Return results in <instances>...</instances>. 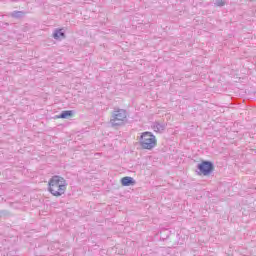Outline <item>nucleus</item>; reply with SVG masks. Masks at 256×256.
Instances as JSON below:
<instances>
[{
    "mask_svg": "<svg viewBox=\"0 0 256 256\" xmlns=\"http://www.w3.org/2000/svg\"><path fill=\"white\" fill-rule=\"evenodd\" d=\"M67 180L61 176H53L48 182V191L53 197H61L67 191Z\"/></svg>",
    "mask_w": 256,
    "mask_h": 256,
    "instance_id": "1",
    "label": "nucleus"
},
{
    "mask_svg": "<svg viewBox=\"0 0 256 256\" xmlns=\"http://www.w3.org/2000/svg\"><path fill=\"white\" fill-rule=\"evenodd\" d=\"M138 143L141 149L151 151L157 147V137L151 132H142L138 138Z\"/></svg>",
    "mask_w": 256,
    "mask_h": 256,
    "instance_id": "2",
    "label": "nucleus"
},
{
    "mask_svg": "<svg viewBox=\"0 0 256 256\" xmlns=\"http://www.w3.org/2000/svg\"><path fill=\"white\" fill-rule=\"evenodd\" d=\"M125 119H127V111L116 110L112 115L110 123L112 127H119V125H123V123H125Z\"/></svg>",
    "mask_w": 256,
    "mask_h": 256,
    "instance_id": "3",
    "label": "nucleus"
},
{
    "mask_svg": "<svg viewBox=\"0 0 256 256\" xmlns=\"http://www.w3.org/2000/svg\"><path fill=\"white\" fill-rule=\"evenodd\" d=\"M198 169L201 175H211V173H213V164L209 161H203L198 165Z\"/></svg>",
    "mask_w": 256,
    "mask_h": 256,
    "instance_id": "4",
    "label": "nucleus"
},
{
    "mask_svg": "<svg viewBox=\"0 0 256 256\" xmlns=\"http://www.w3.org/2000/svg\"><path fill=\"white\" fill-rule=\"evenodd\" d=\"M121 183L123 187H129L130 185H135V181L129 176L123 177L121 179Z\"/></svg>",
    "mask_w": 256,
    "mask_h": 256,
    "instance_id": "5",
    "label": "nucleus"
},
{
    "mask_svg": "<svg viewBox=\"0 0 256 256\" xmlns=\"http://www.w3.org/2000/svg\"><path fill=\"white\" fill-rule=\"evenodd\" d=\"M69 117H73V111L71 110L63 111L60 116H57V119H69Z\"/></svg>",
    "mask_w": 256,
    "mask_h": 256,
    "instance_id": "6",
    "label": "nucleus"
},
{
    "mask_svg": "<svg viewBox=\"0 0 256 256\" xmlns=\"http://www.w3.org/2000/svg\"><path fill=\"white\" fill-rule=\"evenodd\" d=\"M53 37L55 39H60L61 37L65 38V32H63V29L55 30V32L53 33Z\"/></svg>",
    "mask_w": 256,
    "mask_h": 256,
    "instance_id": "7",
    "label": "nucleus"
},
{
    "mask_svg": "<svg viewBox=\"0 0 256 256\" xmlns=\"http://www.w3.org/2000/svg\"><path fill=\"white\" fill-rule=\"evenodd\" d=\"M214 5L216 7H225V0H215Z\"/></svg>",
    "mask_w": 256,
    "mask_h": 256,
    "instance_id": "8",
    "label": "nucleus"
}]
</instances>
